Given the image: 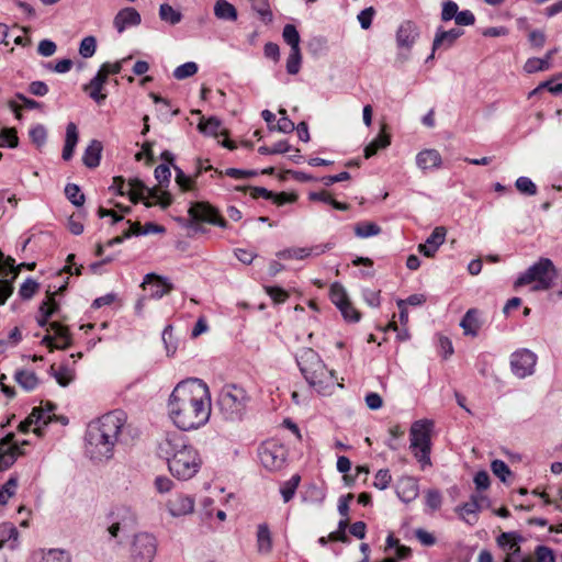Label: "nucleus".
Wrapping results in <instances>:
<instances>
[{
	"label": "nucleus",
	"instance_id": "f257e3e1",
	"mask_svg": "<svg viewBox=\"0 0 562 562\" xmlns=\"http://www.w3.org/2000/svg\"><path fill=\"white\" fill-rule=\"evenodd\" d=\"M168 415L184 431L204 426L211 416L212 403L207 384L198 378L179 382L168 400Z\"/></svg>",
	"mask_w": 562,
	"mask_h": 562
},
{
	"label": "nucleus",
	"instance_id": "f03ea898",
	"mask_svg": "<svg viewBox=\"0 0 562 562\" xmlns=\"http://www.w3.org/2000/svg\"><path fill=\"white\" fill-rule=\"evenodd\" d=\"M157 454L167 461L170 473L178 480L192 479L202 465L198 450L178 431L167 432L159 440Z\"/></svg>",
	"mask_w": 562,
	"mask_h": 562
},
{
	"label": "nucleus",
	"instance_id": "7ed1b4c3",
	"mask_svg": "<svg viewBox=\"0 0 562 562\" xmlns=\"http://www.w3.org/2000/svg\"><path fill=\"white\" fill-rule=\"evenodd\" d=\"M125 424L126 415L119 409L104 414L95 423L90 424L86 434V452L90 459H111Z\"/></svg>",
	"mask_w": 562,
	"mask_h": 562
},
{
	"label": "nucleus",
	"instance_id": "20e7f679",
	"mask_svg": "<svg viewBox=\"0 0 562 562\" xmlns=\"http://www.w3.org/2000/svg\"><path fill=\"white\" fill-rule=\"evenodd\" d=\"M295 359L302 375L317 393L329 395L336 386L342 387V384L337 382L336 372L329 370L312 348L300 349Z\"/></svg>",
	"mask_w": 562,
	"mask_h": 562
},
{
	"label": "nucleus",
	"instance_id": "39448f33",
	"mask_svg": "<svg viewBox=\"0 0 562 562\" xmlns=\"http://www.w3.org/2000/svg\"><path fill=\"white\" fill-rule=\"evenodd\" d=\"M216 403L224 419L239 422L247 413L250 395L238 384H225L218 393Z\"/></svg>",
	"mask_w": 562,
	"mask_h": 562
},
{
	"label": "nucleus",
	"instance_id": "423d86ee",
	"mask_svg": "<svg viewBox=\"0 0 562 562\" xmlns=\"http://www.w3.org/2000/svg\"><path fill=\"white\" fill-rule=\"evenodd\" d=\"M434 423L429 419H419L412 424L409 429V449L420 463L422 469L431 465V431Z\"/></svg>",
	"mask_w": 562,
	"mask_h": 562
},
{
	"label": "nucleus",
	"instance_id": "0eeeda50",
	"mask_svg": "<svg viewBox=\"0 0 562 562\" xmlns=\"http://www.w3.org/2000/svg\"><path fill=\"white\" fill-rule=\"evenodd\" d=\"M557 277L558 272L553 262L549 258H540L518 277L515 281V286L533 283L532 290L544 291L552 286Z\"/></svg>",
	"mask_w": 562,
	"mask_h": 562
},
{
	"label": "nucleus",
	"instance_id": "6e6552de",
	"mask_svg": "<svg viewBox=\"0 0 562 562\" xmlns=\"http://www.w3.org/2000/svg\"><path fill=\"white\" fill-rule=\"evenodd\" d=\"M286 456L288 451L284 445L273 439L266 440L258 448L260 463L271 472L279 471L284 467Z\"/></svg>",
	"mask_w": 562,
	"mask_h": 562
},
{
	"label": "nucleus",
	"instance_id": "1a4fd4ad",
	"mask_svg": "<svg viewBox=\"0 0 562 562\" xmlns=\"http://www.w3.org/2000/svg\"><path fill=\"white\" fill-rule=\"evenodd\" d=\"M157 540L151 533H136L130 548L131 562H153L157 553Z\"/></svg>",
	"mask_w": 562,
	"mask_h": 562
},
{
	"label": "nucleus",
	"instance_id": "9d476101",
	"mask_svg": "<svg viewBox=\"0 0 562 562\" xmlns=\"http://www.w3.org/2000/svg\"><path fill=\"white\" fill-rule=\"evenodd\" d=\"M189 215L194 222H205L221 228H227V221L210 203L195 202L189 209Z\"/></svg>",
	"mask_w": 562,
	"mask_h": 562
},
{
	"label": "nucleus",
	"instance_id": "9b49d317",
	"mask_svg": "<svg viewBox=\"0 0 562 562\" xmlns=\"http://www.w3.org/2000/svg\"><path fill=\"white\" fill-rule=\"evenodd\" d=\"M536 363L537 356L529 349L517 350L510 357L512 371L520 379L531 375Z\"/></svg>",
	"mask_w": 562,
	"mask_h": 562
},
{
	"label": "nucleus",
	"instance_id": "f8f14e48",
	"mask_svg": "<svg viewBox=\"0 0 562 562\" xmlns=\"http://www.w3.org/2000/svg\"><path fill=\"white\" fill-rule=\"evenodd\" d=\"M110 190L117 195H127L133 203H137L144 198L145 184L136 178L125 183L122 177H114Z\"/></svg>",
	"mask_w": 562,
	"mask_h": 562
},
{
	"label": "nucleus",
	"instance_id": "ddd939ff",
	"mask_svg": "<svg viewBox=\"0 0 562 562\" xmlns=\"http://www.w3.org/2000/svg\"><path fill=\"white\" fill-rule=\"evenodd\" d=\"M18 276V266L15 267V260L11 257L4 258L0 262V303L3 304L5 300L12 294L13 285L12 281Z\"/></svg>",
	"mask_w": 562,
	"mask_h": 562
},
{
	"label": "nucleus",
	"instance_id": "4468645a",
	"mask_svg": "<svg viewBox=\"0 0 562 562\" xmlns=\"http://www.w3.org/2000/svg\"><path fill=\"white\" fill-rule=\"evenodd\" d=\"M49 329L54 331V336L47 334L43 337L42 344L47 346L50 350L67 349L71 346L72 339L68 327L58 322H52Z\"/></svg>",
	"mask_w": 562,
	"mask_h": 562
},
{
	"label": "nucleus",
	"instance_id": "2eb2a0df",
	"mask_svg": "<svg viewBox=\"0 0 562 562\" xmlns=\"http://www.w3.org/2000/svg\"><path fill=\"white\" fill-rule=\"evenodd\" d=\"M142 288L149 291L150 299H161L173 290V284L168 279L156 273H147L142 283Z\"/></svg>",
	"mask_w": 562,
	"mask_h": 562
},
{
	"label": "nucleus",
	"instance_id": "dca6fc26",
	"mask_svg": "<svg viewBox=\"0 0 562 562\" xmlns=\"http://www.w3.org/2000/svg\"><path fill=\"white\" fill-rule=\"evenodd\" d=\"M13 437V434H9L1 441L0 471L9 469L15 462L18 456L24 453L21 449V446L12 443Z\"/></svg>",
	"mask_w": 562,
	"mask_h": 562
},
{
	"label": "nucleus",
	"instance_id": "f3484780",
	"mask_svg": "<svg viewBox=\"0 0 562 562\" xmlns=\"http://www.w3.org/2000/svg\"><path fill=\"white\" fill-rule=\"evenodd\" d=\"M195 501L191 495L178 493L167 502V508L171 516L181 517L194 512Z\"/></svg>",
	"mask_w": 562,
	"mask_h": 562
},
{
	"label": "nucleus",
	"instance_id": "a211bd4d",
	"mask_svg": "<svg viewBox=\"0 0 562 562\" xmlns=\"http://www.w3.org/2000/svg\"><path fill=\"white\" fill-rule=\"evenodd\" d=\"M419 36V29L415 22L406 20L402 22L396 32V44L400 48L411 50Z\"/></svg>",
	"mask_w": 562,
	"mask_h": 562
},
{
	"label": "nucleus",
	"instance_id": "6ab92c4d",
	"mask_svg": "<svg viewBox=\"0 0 562 562\" xmlns=\"http://www.w3.org/2000/svg\"><path fill=\"white\" fill-rule=\"evenodd\" d=\"M484 497L480 494H472L470 501L456 507V513L467 524L473 526L477 522V514L482 508Z\"/></svg>",
	"mask_w": 562,
	"mask_h": 562
},
{
	"label": "nucleus",
	"instance_id": "aec40b11",
	"mask_svg": "<svg viewBox=\"0 0 562 562\" xmlns=\"http://www.w3.org/2000/svg\"><path fill=\"white\" fill-rule=\"evenodd\" d=\"M328 249L327 245H315L312 247H293L281 250L277 254L280 259L303 260L311 256H319Z\"/></svg>",
	"mask_w": 562,
	"mask_h": 562
},
{
	"label": "nucleus",
	"instance_id": "412c9836",
	"mask_svg": "<svg viewBox=\"0 0 562 562\" xmlns=\"http://www.w3.org/2000/svg\"><path fill=\"white\" fill-rule=\"evenodd\" d=\"M446 235V228L443 226H437L426 241L418 245V251L428 258L434 257L438 248L445 243Z\"/></svg>",
	"mask_w": 562,
	"mask_h": 562
},
{
	"label": "nucleus",
	"instance_id": "4be33fe9",
	"mask_svg": "<svg viewBox=\"0 0 562 562\" xmlns=\"http://www.w3.org/2000/svg\"><path fill=\"white\" fill-rule=\"evenodd\" d=\"M140 22L142 18L136 9L124 8L116 13L113 24L119 33H123L127 27L137 26Z\"/></svg>",
	"mask_w": 562,
	"mask_h": 562
},
{
	"label": "nucleus",
	"instance_id": "5701e85b",
	"mask_svg": "<svg viewBox=\"0 0 562 562\" xmlns=\"http://www.w3.org/2000/svg\"><path fill=\"white\" fill-rule=\"evenodd\" d=\"M462 35L463 31L461 29H451L449 31H445L441 27L438 29L432 42V53L429 58L434 57V53L437 49L450 48L456 43V41Z\"/></svg>",
	"mask_w": 562,
	"mask_h": 562
},
{
	"label": "nucleus",
	"instance_id": "b1692460",
	"mask_svg": "<svg viewBox=\"0 0 562 562\" xmlns=\"http://www.w3.org/2000/svg\"><path fill=\"white\" fill-rule=\"evenodd\" d=\"M56 409V405L47 402L45 408L43 407H34L31 414H36L33 419H36L35 427L33 431L37 436H43L44 426L48 425L53 418L55 417L54 411Z\"/></svg>",
	"mask_w": 562,
	"mask_h": 562
},
{
	"label": "nucleus",
	"instance_id": "393cba45",
	"mask_svg": "<svg viewBox=\"0 0 562 562\" xmlns=\"http://www.w3.org/2000/svg\"><path fill=\"white\" fill-rule=\"evenodd\" d=\"M55 292H47L46 300L40 305V316L37 317V324L41 327L49 326L48 318L56 314L59 310V305L55 300Z\"/></svg>",
	"mask_w": 562,
	"mask_h": 562
},
{
	"label": "nucleus",
	"instance_id": "a878e982",
	"mask_svg": "<svg viewBox=\"0 0 562 562\" xmlns=\"http://www.w3.org/2000/svg\"><path fill=\"white\" fill-rule=\"evenodd\" d=\"M397 496L405 503L414 501L418 496V483L411 476L402 477L396 488Z\"/></svg>",
	"mask_w": 562,
	"mask_h": 562
},
{
	"label": "nucleus",
	"instance_id": "bb28decb",
	"mask_svg": "<svg viewBox=\"0 0 562 562\" xmlns=\"http://www.w3.org/2000/svg\"><path fill=\"white\" fill-rule=\"evenodd\" d=\"M19 531L11 522L0 525V549L8 547L14 550L18 547Z\"/></svg>",
	"mask_w": 562,
	"mask_h": 562
},
{
	"label": "nucleus",
	"instance_id": "cd10ccee",
	"mask_svg": "<svg viewBox=\"0 0 562 562\" xmlns=\"http://www.w3.org/2000/svg\"><path fill=\"white\" fill-rule=\"evenodd\" d=\"M78 138L79 136L77 125L72 122L68 123L66 127V138L61 155L64 160L67 161L72 158Z\"/></svg>",
	"mask_w": 562,
	"mask_h": 562
},
{
	"label": "nucleus",
	"instance_id": "c85d7f7f",
	"mask_svg": "<svg viewBox=\"0 0 562 562\" xmlns=\"http://www.w3.org/2000/svg\"><path fill=\"white\" fill-rule=\"evenodd\" d=\"M78 138L79 136L77 125L72 122L68 123L66 127V138L61 155L64 160L67 161L72 158Z\"/></svg>",
	"mask_w": 562,
	"mask_h": 562
},
{
	"label": "nucleus",
	"instance_id": "c756f323",
	"mask_svg": "<svg viewBox=\"0 0 562 562\" xmlns=\"http://www.w3.org/2000/svg\"><path fill=\"white\" fill-rule=\"evenodd\" d=\"M479 311L476 308H470L460 322L465 335L475 337L481 328V322L479 319Z\"/></svg>",
	"mask_w": 562,
	"mask_h": 562
},
{
	"label": "nucleus",
	"instance_id": "7c9ffc66",
	"mask_svg": "<svg viewBox=\"0 0 562 562\" xmlns=\"http://www.w3.org/2000/svg\"><path fill=\"white\" fill-rule=\"evenodd\" d=\"M416 164L423 170L438 168L441 164V156L436 149H426L417 155Z\"/></svg>",
	"mask_w": 562,
	"mask_h": 562
},
{
	"label": "nucleus",
	"instance_id": "2f4dec72",
	"mask_svg": "<svg viewBox=\"0 0 562 562\" xmlns=\"http://www.w3.org/2000/svg\"><path fill=\"white\" fill-rule=\"evenodd\" d=\"M101 151H102V144L101 142L93 139L89 144V146L86 148L82 161L86 167L88 168H95L100 164L101 159Z\"/></svg>",
	"mask_w": 562,
	"mask_h": 562
},
{
	"label": "nucleus",
	"instance_id": "473e14b6",
	"mask_svg": "<svg viewBox=\"0 0 562 562\" xmlns=\"http://www.w3.org/2000/svg\"><path fill=\"white\" fill-rule=\"evenodd\" d=\"M214 15L218 20L236 21L238 13L236 8L227 0H217L214 4Z\"/></svg>",
	"mask_w": 562,
	"mask_h": 562
},
{
	"label": "nucleus",
	"instance_id": "72a5a7b5",
	"mask_svg": "<svg viewBox=\"0 0 562 562\" xmlns=\"http://www.w3.org/2000/svg\"><path fill=\"white\" fill-rule=\"evenodd\" d=\"M221 127L222 122L215 116H211L206 120L202 119L198 124V128L201 133L213 137H217L221 134L227 135V132L221 131Z\"/></svg>",
	"mask_w": 562,
	"mask_h": 562
},
{
	"label": "nucleus",
	"instance_id": "f704fd0d",
	"mask_svg": "<svg viewBox=\"0 0 562 562\" xmlns=\"http://www.w3.org/2000/svg\"><path fill=\"white\" fill-rule=\"evenodd\" d=\"M41 562H71L69 551L65 549H41Z\"/></svg>",
	"mask_w": 562,
	"mask_h": 562
},
{
	"label": "nucleus",
	"instance_id": "c9c22d12",
	"mask_svg": "<svg viewBox=\"0 0 562 562\" xmlns=\"http://www.w3.org/2000/svg\"><path fill=\"white\" fill-rule=\"evenodd\" d=\"M257 546L260 553H269L272 549L271 532L266 524L258 526Z\"/></svg>",
	"mask_w": 562,
	"mask_h": 562
},
{
	"label": "nucleus",
	"instance_id": "e433bc0d",
	"mask_svg": "<svg viewBox=\"0 0 562 562\" xmlns=\"http://www.w3.org/2000/svg\"><path fill=\"white\" fill-rule=\"evenodd\" d=\"M15 98L22 101V105H19L14 100L9 101V108L15 113L16 119H21V109L35 110L41 109L42 104L33 99L26 98L22 93H16Z\"/></svg>",
	"mask_w": 562,
	"mask_h": 562
},
{
	"label": "nucleus",
	"instance_id": "4c0bfd02",
	"mask_svg": "<svg viewBox=\"0 0 562 562\" xmlns=\"http://www.w3.org/2000/svg\"><path fill=\"white\" fill-rule=\"evenodd\" d=\"M391 144V137L384 132L380 133L370 144L364 148V157L370 158L374 156L380 149L386 148Z\"/></svg>",
	"mask_w": 562,
	"mask_h": 562
},
{
	"label": "nucleus",
	"instance_id": "58836bf2",
	"mask_svg": "<svg viewBox=\"0 0 562 562\" xmlns=\"http://www.w3.org/2000/svg\"><path fill=\"white\" fill-rule=\"evenodd\" d=\"M15 381L21 385L25 391H33L37 384L38 379L36 374L29 370H20L15 373Z\"/></svg>",
	"mask_w": 562,
	"mask_h": 562
},
{
	"label": "nucleus",
	"instance_id": "ea45409f",
	"mask_svg": "<svg viewBox=\"0 0 562 562\" xmlns=\"http://www.w3.org/2000/svg\"><path fill=\"white\" fill-rule=\"evenodd\" d=\"M159 18L161 21L176 25L181 22L182 13L179 10L173 9L168 3H162L159 8Z\"/></svg>",
	"mask_w": 562,
	"mask_h": 562
},
{
	"label": "nucleus",
	"instance_id": "a19ab883",
	"mask_svg": "<svg viewBox=\"0 0 562 562\" xmlns=\"http://www.w3.org/2000/svg\"><path fill=\"white\" fill-rule=\"evenodd\" d=\"M381 233V227L373 222H360L355 226V234L360 238L376 236Z\"/></svg>",
	"mask_w": 562,
	"mask_h": 562
},
{
	"label": "nucleus",
	"instance_id": "79ce46f5",
	"mask_svg": "<svg viewBox=\"0 0 562 562\" xmlns=\"http://www.w3.org/2000/svg\"><path fill=\"white\" fill-rule=\"evenodd\" d=\"M252 10L258 13L263 23L268 24L272 22L273 14L270 9L269 0H252Z\"/></svg>",
	"mask_w": 562,
	"mask_h": 562
},
{
	"label": "nucleus",
	"instance_id": "37998d69",
	"mask_svg": "<svg viewBox=\"0 0 562 562\" xmlns=\"http://www.w3.org/2000/svg\"><path fill=\"white\" fill-rule=\"evenodd\" d=\"M104 86L91 79L83 86V91L97 103H102L106 99V94L102 93Z\"/></svg>",
	"mask_w": 562,
	"mask_h": 562
},
{
	"label": "nucleus",
	"instance_id": "c03bdc74",
	"mask_svg": "<svg viewBox=\"0 0 562 562\" xmlns=\"http://www.w3.org/2000/svg\"><path fill=\"white\" fill-rule=\"evenodd\" d=\"M282 37L291 49H300V34L293 24H286L283 27Z\"/></svg>",
	"mask_w": 562,
	"mask_h": 562
},
{
	"label": "nucleus",
	"instance_id": "a18cd8bd",
	"mask_svg": "<svg viewBox=\"0 0 562 562\" xmlns=\"http://www.w3.org/2000/svg\"><path fill=\"white\" fill-rule=\"evenodd\" d=\"M550 67H551V64L544 57L543 58H537V57L529 58V59H527V61L524 65V69L528 74L548 70V69H550Z\"/></svg>",
	"mask_w": 562,
	"mask_h": 562
},
{
	"label": "nucleus",
	"instance_id": "49530a36",
	"mask_svg": "<svg viewBox=\"0 0 562 562\" xmlns=\"http://www.w3.org/2000/svg\"><path fill=\"white\" fill-rule=\"evenodd\" d=\"M329 296L331 302L339 308L349 301L344 286L339 283H334L330 286Z\"/></svg>",
	"mask_w": 562,
	"mask_h": 562
},
{
	"label": "nucleus",
	"instance_id": "de8ad7c7",
	"mask_svg": "<svg viewBox=\"0 0 562 562\" xmlns=\"http://www.w3.org/2000/svg\"><path fill=\"white\" fill-rule=\"evenodd\" d=\"M198 72V65L194 61H188L178 66L173 70V77L178 80H183L192 77Z\"/></svg>",
	"mask_w": 562,
	"mask_h": 562
},
{
	"label": "nucleus",
	"instance_id": "09e8293b",
	"mask_svg": "<svg viewBox=\"0 0 562 562\" xmlns=\"http://www.w3.org/2000/svg\"><path fill=\"white\" fill-rule=\"evenodd\" d=\"M67 199L76 206H81L85 203V195L81 193L80 188L75 183H68L65 188Z\"/></svg>",
	"mask_w": 562,
	"mask_h": 562
},
{
	"label": "nucleus",
	"instance_id": "8fccbe9b",
	"mask_svg": "<svg viewBox=\"0 0 562 562\" xmlns=\"http://www.w3.org/2000/svg\"><path fill=\"white\" fill-rule=\"evenodd\" d=\"M299 483H300V476L293 475L289 481H286L281 486L280 492L283 497L284 503H288L289 501H291L293 498L295 491L299 486Z\"/></svg>",
	"mask_w": 562,
	"mask_h": 562
},
{
	"label": "nucleus",
	"instance_id": "3c124183",
	"mask_svg": "<svg viewBox=\"0 0 562 562\" xmlns=\"http://www.w3.org/2000/svg\"><path fill=\"white\" fill-rule=\"evenodd\" d=\"M97 50V40L94 36H86L79 45V54L83 58H90Z\"/></svg>",
	"mask_w": 562,
	"mask_h": 562
},
{
	"label": "nucleus",
	"instance_id": "603ef678",
	"mask_svg": "<svg viewBox=\"0 0 562 562\" xmlns=\"http://www.w3.org/2000/svg\"><path fill=\"white\" fill-rule=\"evenodd\" d=\"M18 487V480L10 477L5 484L0 488V505H5L8 501L15 494Z\"/></svg>",
	"mask_w": 562,
	"mask_h": 562
},
{
	"label": "nucleus",
	"instance_id": "864d4df0",
	"mask_svg": "<svg viewBox=\"0 0 562 562\" xmlns=\"http://www.w3.org/2000/svg\"><path fill=\"white\" fill-rule=\"evenodd\" d=\"M19 144V137L14 128H3L0 132V147L8 146L15 148Z\"/></svg>",
	"mask_w": 562,
	"mask_h": 562
},
{
	"label": "nucleus",
	"instance_id": "5fc2aeb1",
	"mask_svg": "<svg viewBox=\"0 0 562 562\" xmlns=\"http://www.w3.org/2000/svg\"><path fill=\"white\" fill-rule=\"evenodd\" d=\"M302 61L301 49H291L286 59V71L290 75H296L300 71Z\"/></svg>",
	"mask_w": 562,
	"mask_h": 562
},
{
	"label": "nucleus",
	"instance_id": "6e6d98bb",
	"mask_svg": "<svg viewBox=\"0 0 562 562\" xmlns=\"http://www.w3.org/2000/svg\"><path fill=\"white\" fill-rule=\"evenodd\" d=\"M176 183L182 191H191L194 189L195 181L192 177L187 176L179 167L175 166Z\"/></svg>",
	"mask_w": 562,
	"mask_h": 562
},
{
	"label": "nucleus",
	"instance_id": "4d7b16f0",
	"mask_svg": "<svg viewBox=\"0 0 562 562\" xmlns=\"http://www.w3.org/2000/svg\"><path fill=\"white\" fill-rule=\"evenodd\" d=\"M516 189L526 195H536L537 187L528 177H519L515 182Z\"/></svg>",
	"mask_w": 562,
	"mask_h": 562
},
{
	"label": "nucleus",
	"instance_id": "13d9d810",
	"mask_svg": "<svg viewBox=\"0 0 562 562\" xmlns=\"http://www.w3.org/2000/svg\"><path fill=\"white\" fill-rule=\"evenodd\" d=\"M162 341L166 347V351L168 356H172L177 350V342L172 335V326L168 325L165 327L162 331Z\"/></svg>",
	"mask_w": 562,
	"mask_h": 562
},
{
	"label": "nucleus",
	"instance_id": "bf43d9fd",
	"mask_svg": "<svg viewBox=\"0 0 562 562\" xmlns=\"http://www.w3.org/2000/svg\"><path fill=\"white\" fill-rule=\"evenodd\" d=\"M537 562H555L554 551L547 546H538L535 549Z\"/></svg>",
	"mask_w": 562,
	"mask_h": 562
},
{
	"label": "nucleus",
	"instance_id": "052dcab7",
	"mask_svg": "<svg viewBox=\"0 0 562 562\" xmlns=\"http://www.w3.org/2000/svg\"><path fill=\"white\" fill-rule=\"evenodd\" d=\"M38 283L33 279H26L20 286L19 294L24 300H30L37 291Z\"/></svg>",
	"mask_w": 562,
	"mask_h": 562
},
{
	"label": "nucleus",
	"instance_id": "680f3d73",
	"mask_svg": "<svg viewBox=\"0 0 562 562\" xmlns=\"http://www.w3.org/2000/svg\"><path fill=\"white\" fill-rule=\"evenodd\" d=\"M30 137L32 139V142L37 146V147H41L45 144L46 142V137H47V133H46V128L41 125V124H37L35 126H33L31 130H30Z\"/></svg>",
	"mask_w": 562,
	"mask_h": 562
},
{
	"label": "nucleus",
	"instance_id": "e2e57ef3",
	"mask_svg": "<svg viewBox=\"0 0 562 562\" xmlns=\"http://www.w3.org/2000/svg\"><path fill=\"white\" fill-rule=\"evenodd\" d=\"M53 375L60 386H67L74 379V372L65 366L59 367V369L55 371Z\"/></svg>",
	"mask_w": 562,
	"mask_h": 562
},
{
	"label": "nucleus",
	"instance_id": "0e129e2a",
	"mask_svg": "<svg viewBox=\"0 0 562 562\" xmlns=\"http://www.w3.org/2000/svg\"><path fill=\"white\" fill-rule=\"evenodd\" d=\"M492 472L499 477L503 482L512 474L509 467L503 460H494L491 463Z\"/></svg>",
	"mask_w": 562,
	"mask_h": 562
},
{
	"label": "nucleus",
	"instance_id": "69168bd1",
	"mask_svg": "<svg viewBox=\"0 0 562 562\" xmlns=\"http://www.w3.org/2000/svg\"><path fill=\"white\" fill-rule=\"evenodd\" d=\"M392 481L391 473L387 469H381L376 472L373 485L379 490H385L389 487Z\"/></svg>",
	"mask_w": 562,
	"mask_h": 562
},
{
	"label": "nucleus",
	"instance_id": "338daca9",
	"mask_svg": "<svg viewBox=\"0 0 562 562\" xmlns=\"http://www.w3.org/2000/svg\"><path fill=\"white\" fill-rule=\"evenodd\" d=\"M458 4L452 0H447L442 3L441 20L448 22L456 19L458 14Z\"/></svg>",
	"mask_w": 562,
	"mask_h": 562
},
{
	"label": "nucleus",
	"instance_id": "774afa93",
	"mask_svg": "<svg viewBox=\"0 0 562 562\" xmlns=\"http://www.w3.org/2000/svg\"><path fill=\"white\" fill-rule=\"evenodd\" d=\"M279 113L282 115L278 121V124L274 128L282 133H292L295 130L294 123L286 116V111L284 109H280Z\"/></svg>",
	"mask_w": 562,
	"mask_h": 562
}]
</instances>
